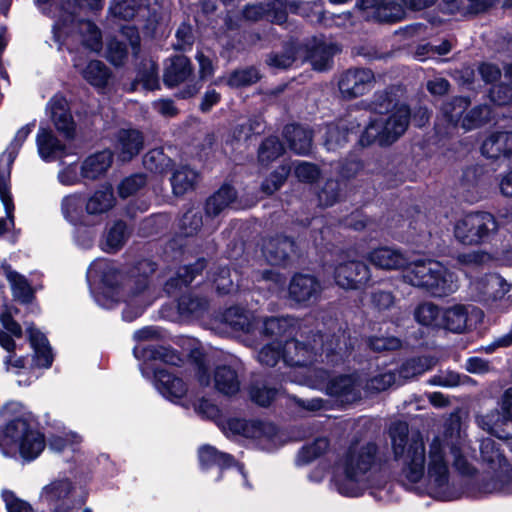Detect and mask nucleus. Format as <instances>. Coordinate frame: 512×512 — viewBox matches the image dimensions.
<instances>
[{
  "label": "nucleus",
  "mask_w": 512,
  "mask_h": 512,
  "mask_svg": "<svg viewBox=\"0 0 512 512\" xmlns=\"http://www.w3.org/2000/svg\"><path fill=\"white\" fill-rule=\"evenodd\" d=\"M389 434L393 457L400 466L401 481L409 489L420 484L435 498L452 500L457 495L450 487L451 467L464 475L475 472L474 450L457 416H451L443 432L427 445L420 434L409 435L404 423L392 425Z\"/></svg>",
  "instance_id": "obj_1"
},
{
  "label": "nucleus",
  "mask_w": 512,
  "mask_h": 512,
  "mask_svg": "<svg viewBox=\"0 0 512 512\" xmlns=\"http://www.w3.org/2000/svg\"><path fill=\"white\" fill-rule=\"evenodd\" d=\"M103 0H56L50 6L49 13L54 19L53 38L58 49L66 47L70 52L80 43L92 52L102 49V36L98 27L88 20H76L78 7L98 9Z\"/></svg>",
  "instance_id": "obj_2"
},
{
  "label": "nucleus",
  "mask_w": 512,
  "mask_h": 512,
  "mask_svg": "<svg viewBox=\"0 0 512 512\" xmlns=\"http://www.w3.org/2000/svg\"><path fill=\"white\" fill-rule=\"evenodd\" d=\"M377 451L373 442L352 443L333 466L331 487L343 496L362 495L370 486Z\"/></svg>",
  "instance_id": "obj_3"
},
{
  "label": "nucleus",
  "mask_w": 512,
  "mask_h": 512,
  "mask_svg": "<svg viewBox=\"0 0 512 512\" xmlns=\"http://www.w3.org/2000/svg\"><path fill=\"white\" fill-rule=\"evenodd\" d=\"M0 415L7 421L0 435L3 454L10 457L18 454L25 461L36 459L45 448V438L29 425L30 414L23 404L10 401L0 410Z\"/></svg>",
  "instance_id": "obj_4"
},
{
  "label": "nucleus",
  "mask_w": 512,
  "mask_h": 512,
  "mask_svg": "<svg viewBox=\"0 0 512 512\" xmlns=\"http://www.w3.org/2000/svg\"><path fill=\"white\" fill-rule=\"evenodd\" d=\"M136 358H142L144 364L141 366L142 375L146 378L153 376L154 386L159 393L171 402L178 403L187 396V387L182 379L174 376L164 369H152L147 363L150 360H159L170 365H179L182 359L175 350L163 346H137L134 348Z\"/></svg>",
  "instance_id": "obj_5"
},
{
  "label": "nucleus",
  "mask_w": 512,
  "mask_h": 512,
  "mask_svg": "<svg viewBox=\"0 0 512 512\" xmlns=\"http://www.w3.org/2000/svg\"><path fill=\"white\" fill-rule=\"evenodd\" d=\"M403 277L409 284L423 288L435 297L450 295L459 288L457 275L442 263L431 259L412 262Z\"/></svg>",
  "instance_id": "obj_6"
},
{
  "label": "nucleus",
  "mask_w": 512,
  "mask_h": 512,
  "mask_svg": "<svg viewBox=\"0 0 512 512\" xmlns=\"http://www.w3.org/2000/svg\"><path fill=\"white\" fill-rule=\"evenodd\" d=\"M410 119V110L405 104L396 103L387 113L380 115L369 123L360 138L362 145L378 142L390 145L398 140L406 131Z\"/></svg>",
  "instance_id": "obj_7"
},
{
  "label": "nucleus",
  "mask_w": 512,
  "mask_h": 512,
  "mask_svg": "<svg viewBox=\"0 0 512 512\" xmlns=\"http://www.w3.org/2000/svg\"><path fill=\"white\" fill-rule=\"evenodd\" d=\"M119 278L116 266L107 259H97L89 266L87 280L96 302L103 308L110 309L120 301Z\"/></svg>",
  "instance_id": "obj_8"
},
{
  "label": "nucleus",
  "mask_w": 512,
  "mask_h": 512,
  "mask_svg": "<svg viewBox=\"0 0 512 512\" xmlns=\"http://www.w3.org/2000/svg\"><path fill=\"white\" fill-rule=\"evenodd\" d=\"M225 320L234 329L252 333L261 328L265 335L271 337H279L288 333L296 324L295 319L288 316L270 317L262 321L256 318L253 313L238 307L230 308L225 313Z\"/></svg>",
  "instance_id": "obj_9"
},
{
  "label": "nucleus",
  "mask_w": 512,
  "mask_h": 512,
  "mask_svg": "<svg viewBox=\"0 0 512 512\" xmlns=\"http://www.w3.org/2000/svg\"><path fill=\"white\" fill-rule=\"evenodd\" d=\"M313 342L312 346L294 339L285 342L282 349V360L285 365L295 369V373L300 374V377L289 375L291 381L304 385L303 380L315 377L313 370H321L311 367L310 364L315 360L318 347H322V335H316Z\"/></svg>",
  "instance_id": "obj_10"
},
{
  "label": "nucleus",
  "mask_w": 512,
  "mask_h": 512,
  "mask_svg": "<svg viewBox=\"0 0 512 512\" xmlns=\"http://www.w3.org/2000/svg\"><path fill=\"white\" fill-rule=\"evenodd\" d=\"M498 222L489 212L469 213L456 221L454 236L463 245H480L498 231Z\"/></svg>",
  "instance_id": "obj_11"
},
{
  "label": "nucleus",
  "mask_w": 512,
  "mask_h": 512,
  "mask_svg": "<svg viewBox=\"0 0 512 512\" xmlns=\"http://www.w3.org/2000/svg\"><path fill=\"white\" fill-rule=\"evenodd\" d=\"M313 372L315 377L303 380L304 385L325 391L342 403H352L360 398V384L354 376L344 375L329 379L328 373L323 369L313 370Z\"/></svg>",
  "instance_id": "obj_12"
},
{
  "label": "nucleus",
  "mask_w": 512,
  "mask_h": 512,
  "mask_svg": "<svg viewBox=\"0 0 512 512\" xmlns=\"http://www.w3.org/2000/svg\"><path fill=\"white\" fill-rule=\"evenodd\" d=\"M74 482L67 476H58L43 485L38 493L37 502L49 512H74Z\"/></svg>",
  "instance_id": "obj_13"
},
{
  "label": "nucleus",
  "mask_w": 512,
  "mask_h": 512,
  "mask_svg": "<svg viewBox=\"0 0 512 512\" xmlns=\"http://www.w3.org/2000/svg\"><path fill=\"white\" fill-rule=\"evenodd\" d=\"M226 429L234 435H241L257 441L258 445L267 451L278 446V433L271 423L231 418L226 423Z\"/></svg>",
  "instance_id": "obj_14"
},
{
  "label": "nucleus",
  "mask_w": 512,
  "mask_h": 512,
  "mask_svg": "<svg viewBox=\"0 0 512 512\" xmlns=\"http://www.w3.org/2000/svg\"><path fill=\"white\" fill-rule=\"evenodd\" d=\"M469 102L463 97L455 98L443 107V113L447 120L454 125L460 123L465 130L475 129L491 119V109L487 105H480L462 118V114L468 108Z\"/></svg>",
  "instance_id": "obj_15"
},
{
  "label": "nucleus",
  "mask_w": 512,
  "mask_h": 512,
  "mask_svg": "<svg viewBox=\"0 0 512 512\" xmlns=\"http://www.w3.org/2000/svg\"><path fill=\"white\" fill-rule=\"evenodd\" d=\"M483 312L471 305H454L442 311L441 327L454 333H462L480 322Z\"/></svg>",
  "instance_id": "obj_16"
},
{
  "label": "nucleus",
  "mask_w": 512,
  "mask_h": 512,
  "mask_svg": "<svg viewBox=\"0 0 512 512\" xmlns=\"http://www.w3.org/2000/svg\"><path fill=\"white\" fill-rule=\"evenodd\" d=\"M334 279L336 284L343 289L357 290L370 281V269L360 261H341L335 267Z\"/></svg>",
  "instance_id": "obj_17"
},
{
  "label": "nucleus",
  "mask_w": 512,
  "mask_h": 512,
  "mask_svg": "<svg viewBox=\"0 0 512 512\" xmlns=\"http://www.w3.org/2000/svg\"><path fill=\"white\" fill-rule=\"evenodd\" d=\"M374 81L375 76L370 69H349L341 75L338 87L344 98L352 99L368 92Z\"/></svg>",
  "instance_id": "obj_18"
},
{
  "label": "nucleus",
  "mask_w": 512,
  "mask_h": 512,
  "mask_svg": "<svg viewBox=\"0 0 512 512\" xmlns=\"http://www.w3.org/2000/svg\"><path fill=\"white\" fill-rule=\"evenodd\" d=\"M469 288L476 298L488 302L503 298L511 290V284L498 274H487L473 279Z\"/></svg>",
  "instance_id": "obj_19"
},
{
  "label": "nucleus",
  "mask_w": 512,
  "mask_h": 512,
  "mask_svg": "<svg viewBox=\"0 0 512 512\" xmlns=\"http://www.w3.org/2000/svg\"><path fill=\"white\" fill-rule=\"evenodd\" d=\"M291 8L285 0H270L268 3L248 4L242 10V17L248 22H257L268 17L272 22L283 24Z\"/></svg>",
  "instance_id": "obj_20"
},
{
  "label": "nucleus",
  "mask_w": 512,
  "mask_h": 512,
  "mask_svg": "<svg viewBox=\"0 0 512 512\" xmlns=\"http://www.w3.org/2000/svg\"><path fill=\"white\" fill-rule=\"evenodd\" d=\"M34 127L35 122L20 127L6 150L0 155V189L4 190L5 183H10L12 165Z\"/></svg>",
  "instance_id": "obj_21"
},
{
  "label": "nucleus",
  "mask_w": 512,
  "mask_h": 512,
  "mask_svg": "<svg viewBox=\"0 0 512 512\" xmlns=\"http://www.w3.org/2000/svg\"><path fill=\"white\" fill-rule=\"evenodd\" d=\"M358 7L364 18L379 22H396L405 15L401 5L385 0H360Z\"/></svg>",
  "instance_id": "obj_22"
},
{
  "label": "nucleus",
  "mask_w": 512,
  "mask_h": 512,
  "mask_svg": "<svg viewBox=\"0 0 512 512\" xmlns=\"http://www.w3.org/2000/svg\"><path fill=\"white\" fill-rule=\"evenodd\" d=\"M72 62L82 78L93 87L104 88L108 84L111 72L102 61H85L81 56L75 55Z\"/></svg>",
  "instance_id": "obj_23"
},
{
  "label": "nucleus",
  "mask_w": 512,
  "mask_h": 512,
  "mask_svg": "<svg viewBox=\"0 0 512 512\" xmlns=\"http://www.w3.org/2000/svg\"><path fill=\"white\" fill-rule=\"evenodd\" d=\"M321 293V285L318 280L310 275L297 274L289 285V296L298 303H306L316 300Z\"/></svg>",
  "instance_id": "obj_24"
},
{
  "label": "nucleus",
  "mask_w": 512,
  "mask_h": 512,
  "mask_svg": "<svg viewBox=\"0 0 512 512\" xmlns=\"http://www.w3.org/2000/svg\"><path fill=\"white\" fill-rule=\"evenodd\" d=\"M478 425L499 439L512 438V415L502 411H491L477 418Z\"/></svg>",
  "instance_id": "obj_25"
},
{
  "label": "nucleus",
  "mask_w": 512,
  "mask_h": 512,
  "mask_svg": "<svg viewBox=\"0 0 512 512\" xmlns=\"http://www.w3.org/2000/svg\"><path fill=\"white\" fill-rule=\"evenodd\" d=\"M48 110L56 129L67 137L72 136L75 125L67 100L61 95H55L48 103Z\"/></svg>",
  "instance_id": "obj_26"
},
{
  "label": "nucleus",
  "mask_w": 512,
  "mask_h": 512,
  "mask_svg": "<svg viewBox=\"0 0 512 512\" xmlns=\"http://www.w3.org/2000/svg\"><path fill=\"white\" fill-rule=\"evenodd\" d=\"M36 145L40 158L45 162L55 161L65 154V146L46 127L39 128L36 135Z\"/></svg>",
  "instance_id": "obj_27"
},
{
  "label": "nucleus",
  "mask_w": 512,
  "mask_h": 512,
  "mask_svg": "<svg viewBox=\"0 0 512 512\" xmlns=\"http://www.w3.org/2000/svg\"><path fill=\"white\" fill-rule=\"evenodd\" d=\"M368 261L383 270H397L407 265L406 257L399 251L389 247H380L371 251Z\"/></svg>",
  "instance_id": "obj_28"
},
{
  "label": "nucleus",
  "mask_w": 512,
  "mask_h": 512,
  "mask_svg": "<svg viewBox=\"0 0 512 512\" xmlns=\"http://www.w3.org/2000/svg\"><path fill=\"white\" fill-rule=\"evenodd\" d=\"M482 154L497 159L501 156L512 157V133L497 132L487 137L482 144Z\"/></svg>",
  "instance_id": "obj_29"
},
{
  "label": "nucleus",
  "mask_w": 512,
  "mask_h": 512,
  "mask_svg": "<svg viewBox=\"0 0 512 512\" xmlns=\"http://www.w3.org/2000/svg\"><path fill=\"white\" fill-rule=\"evenodd\" d=\"M143 147L142 134L134 129H123L118 132L116 149L123 161H128L139 154Z\"/></svg>",
  "instance_id": "obj_30"
},
{
  "label": "nucleus",
  "mask_w": 512,
  "mask_h": 512,
  "mask_svg": "<svg viewBox=\"0 0 512 512\" xmlns=\"http://www.w3.org/2000/svg\"><path fill=\"white\" fill-rule=\"evenodd\" d=\"M2 274L8 281L15 300L21 303H29L32 301L34 290L24 275L13 270L9 265L2 266Z\"/></svg>",
  "instance_id": "obj_31"
},
{
  "label": "nucleus",
  "mask_w": 512,
  "mask_h": 512,
  "mask_svg": "<svg viewBox=\"0 0 512 512\" xmlns=\"http://www.w3.org/2000/svg\"><path fill=\"white\" fill-rule=\"evenodd\" d=\"M294 243L287 237L277 236L265 240L262 251L264 257L272 265L283 263L287 257L293 252Z\"/></svg>",
  "instance_id": "obj_32"
},
{
  "label": "nucleus",
  "mask_w": 512,
  "mask_h": 512,
  "mask_svg": "<svg viewBox=\"0 0 512 512\" xmlns=\"http://www.w3.org/2000/svg\"><path fill=\"white\" fill-rule=\"evenodd\" d=\"M27 333L34 350L35 365L43 368L50 367L53 356L45 335L32 325L27 326Z\"/></svg>",
  "instance_id": "obj_33"
},
{
  "label": "nucleus",
  "mask_w": 512,
  "mask_h": 512,
  "mask_svg": "<svg viewBox=\"0 0 512 512\" xmlns=\"http://www.w3.org/2000/svg\"><path fill=\"white\" fill-rule=\"evenodd\" d=\"M112 159L113 155L109 150H104L87 157L81 166L82 176L91 180L97 179L110 168Z\"/></svg>",
  "instance_id": "obj_34"
},
{
  "label": "nucleus",
  "mask_w": 512,
  "mask_h": 512,
  "mask_svg": "<svg viewBox=\"0 0 512 512\" xmlns=\"http://www.w3.org/2000/svg\"><path fill=\"white\" fill-rule=\"evenodd\" d=\"M115 205L113 190L109 186L102 187L91 194L85 204L88 215H101L110 211Z\"/></svg>",
  "instance_id": "obj_35"
},
{
  "label": "nucleus",
  "mask_w": 512,
  "mask_h": 512,
  "mask_svg": "<svg viewBox=\"0 0 512 512\" xmlns=\"http://www.w3.org/2000/svg\"><path fill=\"white\" fill-rule=\"evenodd\" d=\"M147 0H114L109 8L110 14L120 20H130L135 16L146 15Z\"/></svg>",
  "instance_id": "obj_36"
},
{
  "label": "nucleus",
  "mask_w": 512,
  "mask_h": 512,
  "mask_svg": "<svg viewBox=\"0 0 512 512\" xmlns=\"http://www.w3.org/2000/svg\"><path fill=\"white\" fill-rule=\"evenodd\" d=\"M284 136L290 148L297 154L305 155L311 151V132L299 125H287L284 129Z\"/></svg>",
  "instance_id": "obj_37"
},
{
  "label": "nucleus",
  "mask_w": 512,
  "mask_h": 512,
  "mask_svg": "<svg viewBox=\"0 0 512 512\" xmlns=\"http://www.w3.org/2000/svg\"><path fill=\"white\" fill-rule=\"evenodd\" d=\"M191 73L189 59L185 56H176L171 59L170 65L165 69L164 82L169 87H173L186 81Z\"/></svg>",
  "instance_id": "obj_38"
},
{
  "label": "nucleus",
  "mask_w": 512,
  "mask_h": 512,
  "mask_svg": "<svg viewBox=\"0 0 512 512\" xmlns=\"http://www.w3.org/2000/svg\"><path fill=\"white\" fill-rule=\"evenodd\" d=\"M215 388L225 395H234L240 390L237 372L230 366H219L214 373Z\"/></svg>",
  "instance_id": "obj_39"
},
{
  "label": "nucleus",
  "mask_w": 512,
  "mask_h": 512,
  "mask_svg": "<svg viewBox=\"0 0 512 512\" xmlns=\"http://www.w3.org/2000/svg\"><path fill=\"white\" fill-rule=\"evenodd\" d=\"M330 446L326 437H318L313 442L304 445L295 457V465L303 467L325 454Z\"/></svg>",
  "instance_id": "obj_40"
},
{
  "label": "nucleus",
  "mask_w": 512,
  "mask_h": 512,
  "mask_svg": "<svg viewBox=\"0 0 512 512\" xmlns=\"http://www.w3.org/2000/svg\"><path fill=\"white\" fill-rule=\"evenodd\" d=\"M198 456L203 469H208L213 466L224 469L232 466L234 463V459L231 455L222 453L209 445L202 446L198 451Z\"/></svg>",
  "instance_id": "obj_41"
},
{
  "label": "nucleus",
  "mask_w": 512,
  "mask_h": 512,
  "mask_svg": "<svg viewBox=\"0 0 512 512\" xmlns=\"http://www.w3.org/2000/svg\"><path fill=\"white\" fill-rule=\"evenodd\" d=\"M127 301L129 302V304L138 305L137 310L134 314H130L128 309H125L123 311L124 320L132 321L136 317H138L143 312V309L152 302L150 292L147 290V280L145 277L139 279L136 282V288L129 296V299Z\"/></svg>",
  "instance_id": "obj_42"
},
{
  "label": "nucleus",
  "mask_w": 512,
  "mask_h": 512,
  "mask_svg": "<svg viewBox=\"0 0 512 512\" xmlns=\"http://www.w3.org/2000/svg\"><path fill=\"white\" fill-rule=\"evenodd\" d=\"M236 198V192L233 187L223 185L206 202L205 210L208 216H217L221 211L227 208Z\"/></svg>",
  "instance_id": "obj_43"
},
{
  "label": "nucleus",
  "mask_w": 512,
  "mask_h": 512,
  "mask_svg": "<svg viewBox=\"0 0 512 512\" xmlns=\"http://www.w3.org/2000/svg\"><path fill=\"white\" fill-rule=\"evenodd\" d=\"M129 237L127 226L122 221L115 222L108 230L102 243V249L108 253H115L120 250Z\"/></svg>",
  "instance_id": "obj_44"
},
{
  "label": "nucleus",
  "mask_w": 512,
  "mask_h": 512,
  "mask_svg": "<svg viewBox=\"0 0 512 512\" xmlns=\"http://www.w3.org/2000/svg\"><path fill=\"white\" fill-rule=\"evenodd\" d=\"M83 203L82 197L78 194H71L62 199V214L71 224H84Z\"/></svg>",
  "instance_id": "obj_45"
},
{
  "label": "nucleus",
  "mask_w": 512,
  "mask_h": 512,
  "mask_svg": "<svg viewBox=\"0 0 512 512\" xmlns=\"http://www.w3.org/2000/svg\"><path fill=\"white\" fill-rule=\"evenodd\" d=\"M490 99L500 106L512 104V64L504 67V80L490 90Z\"/></svg>",
  "instance_id": "obj_46"
},
{
  "label": "nucleus",
  "mask_w": 512,
  "mask_h": 512,
  "mask_svg": "<svg viewBox=\"0 0 512 512\" xmlns=\"http://www.w3.org/2000/svg\"><path fill=\"white\" fill-rule=\"evenodd\" d=\"M198 179V174L187 166H182L174 171L171 185L175 195H183L193 189Z\"/></svg>",
  "instance_id": "obj_47"
},
{
  "label": "nucleus",
  "mask_w": 512,
  "mask_h": 512,
  "mask_svg": "<svg viewBox=\"0 0 512 512\" xmlns=\"http://www.w3.org/2000/svg\"><path fill=\"white\" fill-rule=\"evenodd\" d=\"M480 452L482 460L486 462L491 469L498 470L505 467L506 459L493 439H483L480 444Z\"/></svg>",
  "instance_id": "obj_48"
},
{
  "label": "nucleus",
  "mask_w": 512,
  "mask_h": 512,
  "mask_svg": "<svg viewBox=\"0 0 512 512\" xmlns=\"http://www.w3.org/2000/svg\"><path fill=\"white\" fill-rule=\"evenodd\" d=\"M442 311L430 302L418 305L414 311L415 320L422 326L441 327Z\"/></svg>",
  "instance_id": "obj_49"
},
{
  "label": "nucleus",
  "mask_w": 512,
  "mask_h": 512,
  "mask_svg": "<svg viewBox=\"0 0 512 512\" xmlns=\"http://www.w3.org/2000/svg\"><path fill=\"white\" fill-rule=\"evenodd\" d=\"M348 133V129L342 122L329 124L324 133V145L328 150H335L347 141Z\"/></svg>",
  "instance_id": "obj_50"
},
{
  "label": "nucleus",
  "mask_w": 512,
  "mask_h": 512,
  "mask_svg": "<svg viewBox=\"0 0 512 512\" xmlns=\"http://www.w3.org/2000/svg\"><path fill=\"white\" fill-rule=\"evenodd\" d=\"M335 51V47L324 43H319L313 47L309 53V59L313 68L318 71L327 69Z\"/></svg>",
  "instance_id": "obj_51"
},
{
  "label": "nucleus",
  "mask_w": 512,
  "mask_h": 512,
  "mask_svg": "<svg viewBox=\"0 0 512 512\" xmlns=\"http://www.w3.org/2000/svg\"><path fill=\"white\" fill-rule=\"evenodd\" d=\"M82 442V437L74 432H61L53 434L49 438V448L61 452L65 449L76 450V447Z\"/></svg>",
  "instance_id": "obj_52"
},
{
  "label": "nucleus",
  "mask_w": 512,
  "mask_h": 512,
  "mask_svg": "<svg viewBox=\"0 0 512 512\" xmlns=\"http://www.w3.org/2000/svg\"><path fill=\"white\" fill-rule=\"evenodd\" d=\"M143 163L148 170L162 174L168 171L172 161L161 149H153L144 156Z\"/></svg>",
  "instance_id": "obj_53"
},
{
  "label": "nucleus",
  "mask_w": 512,
  "mask_h": 512,
  "mask_svg": "<svg viewBox=\"0 0 512 512\" xmlns=\"http://www.w3.org/2000/svg\"><path fill=\"white\" fill-rule=\"evenodd\" d=\"M495 0H444L451 13L478 12L492 5Z\"/></svg>",
  "instance_id": "obj_54"
},
{
  "label": "nucleus",
  "mask_w": 512,
  "mask_h": 512,
  "mask_svg": "<svg viewBox=\"0 0 512 512\" xmlns=\"http://www.w3.org/2000/svg\"><path fill=\"white\" fill-rule=\"evenodd\" d=\"M435 364L433 358L420 357L407 361L400 370V376L403 378H411L420 375L425 371L431 369Z\"/></svg>",
  "instance_id": "obj_55"
},
{
  "label": "nucleus",
  "mask_w": 512,
  "mask_h": 512,
  "mask_svg": "<svg viewBox=\"0 0 512 512\" xmlns=\"http://www.w3.org/2000/svg\"><path fill=\"white\" fill-rule=\"evenodd\" d=\"M284 151L283 145L275 137L267 138L260 146L258 157L263 164H268L278 158Z\"/></svg>",
  "instance_id": "obj_56"
},
{
  "label": "nucleus",
  "mask_w": 512,
  "mask_h": 512,
  "mask_svg": "<svg viewBox=\"0 0 512 512\" xmlns=\"http://www.w3.org/2000/svg\"><path fill=\"white\" fill-rule=\"evenodd\" d=\"M260 79V74L256 68L249 67L234 71L227 80L231 87H242L256 83Z\"/></svg>",
  "instance_id": "obj_57"
},
{
  "label": "nucleus",
  "mask_w": 512,
  "mask_h": 512,
  "mask_svg": "<svg viewBox=\"0 0 512 512\" xmlns=\"http://www.w3.org/2000/svg\"><path fill=\"white\" fill-rule=\"evenodd\" d=\"M1 497L8 512H34L32 506L28 502L18 498L12 490L3 489L1 491Z\"/></svg>",
  "instance_id": "obj_58"
},
{
  "label": "nucleus",
  "mask_w": 512,
  "mask_h": 512,
  "mask_svg": "<svg viewBox=\"0 0 512 512\" xmlns=\"http://www.w3.org/2000/svg\"><path fill=\"white\" fill-rule=\"evenodd\" d=\"M290 172V166L282 165L273 172L262 184V191L266 194H272L277 191L285 182Z\"/></svg>",
  "instance_id": "obj_59"
},
{
  "label": "nucleus",
  "mask_w": 512,
  "mask_h": 512,
  "mask_svg": "<svg viewBox=\"0 0 512 512\" xmlns=\"http://www.w3.org/2000/svg\"><path fill=\"white\" fill-rule=\"evenodd\" d=\"M282 345L280 342H272L267 344L258 352V361L267 366H274L280 359H282Z\"/></svg>",
  "instance_id": "obj_60"
},
{
  "label": "nucleus",
  "mask_w": 512,
  "mask_h": 512,
  "mask_svg": "<svg viewBox=\"0 0 512 512\" xmlns=\"http://www.w3.org/2000/svg\"><path fill=\"white\" fill-rule=\"evenodd\" d=\"M277 394V390L260 384L253 385L249 391L251 400L260 406H268Z\"/></svg>",
  "instance_id": "obj_61"
},
{
  "label": "nucleus",
  "mask_w": 512,
  "mask_h": 512,
  "mask_svg": "<svg viewBox=\"0 0 512 512\" xmlns=\"http://www.w3.org/2000/svg\"><path fill=\"white\" fill-rule=\"evenodd\" d=\"M145 183L146 179L144 175H132L121 181V183L118 186V193L120 197L127 198L135 194L139 189H141L145 185Z\"/></svg>",
  "instance_id": "obj_62"
},
{
  "label": "nucleus",
  "mask_w": 512,
  "mask_h": 512,
  "mask_svg": "<svg viewBox=\"0 0 512 512\" xmlns=\"http://www.w3.org/2000/svg\"><path fill=\"white\" fill-rule=\"evenodd\" d=\"M396 381V374L391 371H388L380 373L370 378L367 381L366 388L369 391L381 392L394 385Z\"/></svg>",
  "instance_id": "obj_63"
},
{
  "label": "nucleus",
  "mask_w": 512,
  "mask_h": 512,
  "mask_svg": "<svg viewBox=\"0 0 512 512\" xmlns=\"http://www.w3.org/2000/svg\"><path fill=\"white\" fill-rule=\"evenodd\" d=\"M202 217L197 211H187L181 221L180 228L185 236L194 235L202 226Z\"/></svg>",
  "instance_id": "obj_64"
}]
</instances>
